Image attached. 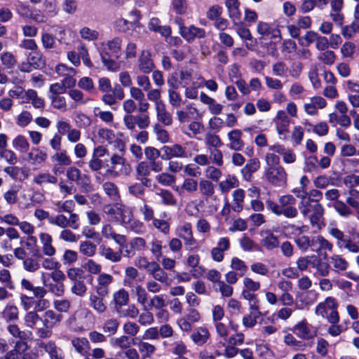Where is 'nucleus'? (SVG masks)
Returning a JSON list of instances; mask_svg holds the SVG:
<instances>
[{"mask_svg": "<svg viewBox=\"0 0 359 359\" xmlns=\"http://www.w3.org/2000/svg\"><path fill=\"white\" fill-rule=\"evenodd\" d=\"M328 232L331 236L336 239L337 246L339 249H345L353 254L359 253V233L353 234L354 239L357 240L354 241L350 236L345 235L342 231L336 227L330 228Z\"/></svg>", "mask_w": 359, "mask_h": 359, "instance_id": "nucleus-1", "label": "nucleus"}, {"mask_svg": "<svg viewBox=\"0 0 359 359\" xmlns=\"http://www.w3.org/2000/svg\"><path fill=\"white\" fill-rule=\"evenodd\" d=\"M130 168L126 159L118 154H113L110 158V165L106 174L110 177H117L121 175H129Z\"/></svg>", "mask_w": 359, "mask_h": 359, "instance_id": "nucleus-2", "label": "nucleus"}, {"mask_svg": "<svg viewBox=\"0 0 359 359\" xmlns=\"http://www.w3.org/2000/svg\"><path fill=\"white\" fill-rule=\"evenodd\" d=\"M264 177L269 184L275 187H283L287 184V174L281 165L266 168Z\"/></svg>", "mask_w": 359, "mask_h": 359, "instance_id": "nucleus-3", "label": "nucleus"}, {"mask_svg": "<svg viewBox=\"0 0 359 359\" xmlns=\"http://www.w3.org/2000/svg\"><path fill=\"white\" fill-rule=\"evenodd\" d=\"M50 224L57 226L61 229L69 227L76 230L80 227L79 217L74 212H70L69 218L62 214L51 215Z\"/></svg>", "mask_w": 359, "mask_h": 359, "instance_id": "nucleus-4", "label": "nucleus"}, {"mask_svg": "<svg viewBox=\"0 0 359 359\" xmlns=\"http://www.w3.org/2000/svg\"><path fill=\"white\" fill-rule=\"evenodd\" d=\"M66 177L70 182H76L85 191L90 190V177L86 174H82L78 168L75 166L69 167L66 171Z\"/></svg>", "mask_w": 359, "mask_h": 359, "instance_id": "nucleus-5", "label": "nucleus"}, {"mask_svg": "<svg viewBox=\"0 0 359 359\" xmlns=\"http://www.w3.org/2000/svg\"><path fill=\"white\" fill-rule=\"evenodd\" d=\"M123 123L128 130H135L136 126L142 130L149 127L150 118L149 115L145 114L137 115L127 114L123 117Z\"/></svg>", "mask_w": 359, "mask_h": 359, "instance_id": "nucleus-6", "label": "nucleus"}, {"mask_svg": "<svg viewBox=\"0 0 359 359\" xmlns=\"http://www.w3.org/2000/svg\"><path fill=\"white\" fill-rule=\"evenodd\" d=\"M311 250L324 258H327V252H331L333 250V245L328 240L321 235H317L311 237Z\"/></svg>", "mask_w": 359, "mask_h": 359, "instance_id": "nucleus-7", "label": "nucleus"}, {"mask_svg": "<svg viewBox=\"0 0 359 359\" xmlns=\"http://www.w3.org/2000/svg\"><path fill=\"white\" fill-rule=\"evenodd\" d=\"M163 154L161 156L163 160H171L172 158H185L188 157L186 149L180 144H174L170 146H163L161 148Z\"/></svg>", "mask_w": 359, "mask_h": 359, "instance_id": "nucleus-8", "label": "nucleus"}, {"mask_svg": "<svg viewBox=\"0 0 359 359\" xmlns=\"http://www.w3.org/2000/svg\"><path fill=\"white\" fill-rule=\"evenodd\" d=\"M48 154L46 151L39 147H32L24 158L32 166H41L46 161Z\"/></svg>", "mask_w": 359, "mask_h": 359, "instance_id": "nucleus-9", "label": "nucleus"}, {"mask_svg": "<svg viewBox=\"0 0 359 359\" xmlns=\"http://www.w3.org/2000/svg\"><path fill=\"white\" fill-rule=\"evenodd\" d=\"M108 297L104 294L100 292H90L88 297V306L95 311L97 313H103L107 309V306L104 298Z\"/></svg>", "mask_w": 359, "mask_h": 359, "instance_id": "nucleus-10", "label": "nucleus"}, {"mask_svg": "<svg viewBox=\"0 0 359 359\" xmlns=\"http://www.w3.org/2000/svg\"><path fill=\"white\" fill-rule=\"evenodd\" d=\"M101 234L107 240H113L119 247L123 248L127 242L126 236L117 233L114 227L109 224H104L101 228Z\"/></svg>", "mask_w": 359, "mask_h": 359, "instance_id": "nucleus-11", "label": "nucleus"}, {"mask_svg": "<svg viewBox=\"0 0 359 359\" xmlns=\"http://www.w3.org/2000/svg\"><path fill=\"white\" fill-rule=\"evenodd\" d=\"M114 281V278L112 275L107 273H100L96 278L95 291L109 296L110 293V286Z\"/></svg>", "mask_w": 359, "mask_h": 359, "instance_id": "nucleus-12", "label": "nucleus"}, {"mask_svg": "<svg viewBox=\"0 0 359 359\" xmlns=\"http://www.w3.org/2000/svg\"><path fill=\"white\" fill-rule=\"evenodd\" d=\"M38 347L43 348L49 355L50 359H64V355L61 348L57 346L55 341L50 340L48 341H39L37 343Z\"/></svg>", "mask_w": 359, "mask_h": 359, "instance_id": "nucleus-13", "label": "nucleus"}, {"mask_svg": "<svg viewBox=\"0 0 359 359\" xmlns=\"http://www.w3.org/2000/svg\"><path fill=\"white\" fill-rule=\"evenodd\" d=\"M324 213L325 209L320 203H317L312 205L311 212L307 217L309 219L311 225L313 227L320 228Z\"/></svg>", "mask_w": 359, "mask_h": 359, "instance_id": "nucleus-14", "label": "nucleus"}, {"mask_svg": "<svg viewBox=\"0 0 359 359\" xmlns=\"http://www.w3.org/2000/svg\"><path fill=\"white\" fill-rule=\"evenodd\" d=\"M137 67L139 70L145 74H149L153 71L155 65L149 51L143 50L141 53L137 60Z\"/></svg>", "mask_w": 359, "mask_h": 359, "instance_id": "nucleus-15", "label": "nucleus"}, {"mask_svg": "<svg viewBox=\"0 0 359 359\" xmlns=\"http://www.w3.org/2000/svg\"><path fill=\"white\" fill-rule=\"evenodd\" d=\"M293 332L303 340H310L315 337V334L311 330V325L305 320L299 322L294 326Z\"/></svg>", "mask_w": 359, "mask_h": 359, "instance_id": "nucleus-16", "label": "nucleus"}, {"mask_svg": "<svg viewBox=\"0 0 359 359\" xmlns=\"http://www.w3.org/2000/svg\"><path fill=\"white\" fill-rule=\"evenodd\" d=\"M123 248L120 247L118 250L114 251L109 246L102 245L100 247L99 250L100 255L106 260L112 263H118L122 259Z\"/></svg>", "mask_w": 359, "mask_h": 359, "instance_id": "nucleus-17", "label": "nucleus"}, {"mask_svg": "<svg viewBox=\"0 0 359 359\" xmlns=\"http://www.w3.org/2000/svg\"><path fill=\"white\" fill-rule=\"evenodd\" d=\"M181 36L188 42H192L196 38H205L206 32L202 28L191 25L187 28H181Z\"/></svg>", "mask_w": 359, "mask_h": 359, "instance_id": "nucleus-18", "label": "nucleus"}, {"mask_svg": "<svg viewBox=\"0 0 359 359\" xmlns=\"http://www.w3.org/2000/svg\"><path fill=\"white\" fill-rule=\"evenodd\" d=\"M243 133L241 130L234 129L229 131L227 134L229 141V147L233 151H241L244 148L245 144L242 140Z\"/></svg>", "mask_w": 359, "mask_h": 359, "instance_id": "nucleus-19", "label": "nucleus"}, {"mask_svg": "<svg viewBox=\"0 0 359 359\" xmlns=\"http://www.w3.org/2000/svg\"><path fill=\"white\" fill-rule=\"evenodd\" d=\"M260 168V162L258 158H254L248 161L245 166L241 169V174L244 180L251 181L252 175Z\"/></svg>", "mask_w": 359, "mask_h": 359, "instance_id": "nucleus-20", "label": "nucleus"}, {"mask_svg": "<svg viewBox=\"0 0 359 359\" xmlns=\"http://www.w3.org/2000/svg\"><path fill=\"white\" fill-rule=\"evenodd\" d=\"M338 306V304L337 300L332 297H327L324 302H320L317 305L315 309V313L316 315L321 316L322 318H325L327 314V309H337Z\"/></svg>", "mask_w": 359, "mask_h": 359, "instance_id": "nucleus-21", "label": "nucleus"}, {"mask_svg": "<svg viewBox=\"0 0 359 359\" xmlns=\"http://www.w3.org/2000/svg\"><path fill=\"white\" fill-rule=\"evenodd\" d=\"M225 5L228 10L229 17L232 20L233 25H238V21L241 20V13L239 9V1L226 0Z\"/></svg>", "mask_w": 359, "mask_h": 359, "instance_id": "nucleus-22", "label": "nucleus"}, {"mask_svg": "<svg viewBox=\"0 0 359 359\" xmlns=\"http://www.w3.org/2000/svg\"><path fill=\"white\" fill-rule=\"evenodd\" d=\"M6 323L16 322L19 319V309L13 303H8L1 313Z\"/></svg>", "mask_w": 359, "mask_h": 359, "instance_id": "nucleus-23", "label": "nucleus"}, {"mask_svg": "<svg viewBox=\"0 0 359 359\" xmlns=\"http://www.w3.org/2000/svg\"><path fill=\"white\" fill-rule=\"evenodd\" d=\"M39 238L42 244V252L43 255L48 257L54 256L56 253V249L52 244V236L48 233H41Z\"/></svg>", "mask_w": 359, "mask_h": 359, "instance_id": "nucleus-24", "label": "nucleus"}, {"mask_svg": "<svg viewBox=\"0 0 359 359\" xmlns=\"http://www.w3.org/2000/svg\"><path fill=\"white\" fill-rule=\"evenodd\" d=\"M28 348L27 344L22 340L17 341L15 343L13 349L8 351L3 358L0 359H20L22 353Z\"/></svg>", "mask_w": 359, "mask_h": 359, "instance_id": "nucleus-25", "label": "nucleus"}, {"mask_svg": "<svg viewBox=\"0 0 359 359\" xmlns=\"http://www.w3.org/2000/svg\"><path fill=\"white\" fill-rule=\"evenodd\" d=\"M209 337V331L205 327H198L191 334V339L198 346H203L208 341Z\"/></svg>", "mask_w": 359, "mask_h": 359, "instance_id": "nucleus-26", "label": "nucleus"}, {"mask_svg": "<svg viewBox=\"0 0 359 359\" xmlns=\"http://www.w3.org/2000/svg\"><path fill=\"white\" fill-rule=\"evenodd\" d=\"M149 275L151 276L153 279L158 281L163 284L168 285V275L162 269L160 265L156 262L152 268L148 273Z\"/></svg>", "mask_w": 359, "mask_h": 359, "instance_id": "nucleus-27", "label": "nucleus"}, {"mask_svg": "<svg viewBox=\"0 0 359 359\" xmlns=\"http://www.w3.org/2000/svg\"><path fill=\"white\" fill-rule=\"evenodd\" d=\"M112 297L116 310L127 305L130 300L129 294L124 288H121L114 292Z\"/></svg>", "mask_w": 359, "mask_h": 359, "instance_id": "nucleus-28", "label": "nucleus"}, {"mask_svg": "<svg viewBox=\"0 0 359 359\" xmlns=\"http://www.w3.org/2000/svg\"><path fill=\"white\" fill-rule=\"evenodd\" d=\"M278 134L282 135L288 131L290 120L283 111H278L274 119Z\"/></svg>", "mask_w": 359, "mask_h": 359, "instance_id": "nucleus-29", "label": "nucleus"}, {"mask_svg": "<svg viewBox=\"0 0 359 359\" xmlns=\"http://www.w3.org/2000/svg\"><path fill=\"white\" fill-rule=\"evenodd\" d=\"M61 320V315L55 313L53 310H47L43 313L41 321L43 325H46L53 329L60 323Z\"/></svg>", "mask_w": 359, "mask_h": 359, "instance_id": "nucleus-30", "label": "nucleus"}, {"mask_svg": "<svg viewBox=\"0 0 359 359\" xmlns=\"http://www.w3.org/2000/svg\"><path fill=\"white\" fill-rule=\"evenodd\" d=\"M71 343L76 351L81 355L85 356L88 353L90 344L86 337H74Z\"/></svg>", "mask_w": 359, "mask_h": 359, "instance_id": "nucleus-31", "label": "nucleus"}, {"mask_svg": "<svg viewBox=\"0 0 359 359\" xmlns=\"http://www.w3.org/2000/svg\"><path fill=\"white\" fill-rule=\"evenodd\" d=\"M156 111L157 119L159 122L166 126H171L172 123V118L171 114L166 110L165 104H158L155 107Z\"/></svg>", "mask_w": 359, "mask_h": 359, "instance_id": "nucleus-32", "label": "nucleus"}, {"mask_svg": "<svg viewBox=\"0 0 359 359\" xmlns=\"http://www.w3.org/2000/svg\"><path fill=\"white\" fill-rule=\"evenodd\" d=\"M135 344L137 346L142 359L151 358L156 350L154 345L144 341L143 340H140Z\"/></svg>", "mask_w": 359, "mask_h": 359, "instance_id": "nucleus-33", "label": "nucleus"}, {"mask_svg": "<svg viewBox=\"0 0 359 359\" xmlns=\"http://www.w3.org/2000/svg\"><path fill=\"white\" fill-rule=\"evenodd\" d=\"M261 244L267 250H273L279 246L280 242L278 236L269 231L266 232V235L262 238Z\"/></svg>", "mask_w": 359, "mask_h": 359, "instance_id": "nucleus-34", "label": "nucleus"}, {"mask_svg": "<svg viewBox=\"0 0 359 359\" xmlns=\"http://www.w3.org/2000/svg\"><path fill=\"white\" fill-rule=\"evenodd\" d=\"M198 109L192 106H187L186 110H178L176 112V116L178 121L180 123L189 121L191 118H194V114H198Z\"/></svg>", "mask_w": 359, "mask_h": 359, "instance_id": "nucleus-35", "label": "nucleus"}, {"mask_svg": "<svg viewBox=\"0 0 359 359\" xmlns=\"http://www.w3.org/2000/svg\"><path fill=\"white\" fill-rule=\"evenodd\" d=\"M34 256H38V257H41L38 252L33 255L32 257H27L22 262L23 269L28 272L34 273L40 269L41 264L38 258L34 257Z\"/></svg>", "mask_w": 359, "mask_h": 359, "instance_id": "nucleus-36", "label": "nucleus"}, {"mask_svg": "<svg viewBox=\"0 0 359 359\" xmlns=\"http://www.w3.org/2000/svg\"><path fill=\"white\" fill-rule=\"evenodd\" d=\"M312 268L316 269V275L323 277L328 276L330 271V266L329 264L322 261L317 256H316V259H313Z\"/></svg>", "mask_w": 359, "mask_h": 359, "instance_id": "nucleus-37", "label": "nucleus"}, {"mask_svg": "<svg viewBox=\"0 0 359 359\" xmlns=\"http://www.w3.org/2000/svg\"><path fill=\"white\" fill-rule=\"evenodd\" d=\"M27 60L36 69H42L46 65L45 57L42 53L37 50L29 53L27 55Z\"/></svg>", "mask_w": 359, "mask_h": 359, "instance_id": "nucleus-38", "label": "nucleus"}, {"mask_svg": "<svg viewBox=\"0 0 359 359\" xmlns=\"http://www.w3.org/2000/svg\"><path fill=\"white\" fill-rule=\"evenodd\" d=\"M137 177H140L143 183H147L149 180L147 177L151 174V168L148 161H140L136 166L135 169Z\"/></svg>", "mask_w": 359, "mask_h": 359, "instance_id": "nucleus-39", "label": "nucleus"}, {"mask_svg": "<svg viewBox=\"0 0 359 359\" xmlns=\"http://www.w3.org/2000/svg\"><path fill=\"white\" fill-rule=\"evenodd\" d=\"M20 286L22 290L32 292L34 297H41L44 293V287L41 286L35 287L33 283L26 278H22L20 281Z\"/></svg>", "mask_w": 359, "mask_h": 359, "instance_id": "nucleus-40", "label": "nucleus"}, {"mask_svg": "<svg viewBox=\"0 0 359 359\" xmlns=\"http://www.w3.org/2000/svg\"><path fill=\"white\" fill-rule=\"evenodd\" d=\"M238 186V179L235 176L231 175H227L226 179L219 184V188L223 194L228 193L231 189L236 188Z\"/></svg>", "mask_w": 359, "mask_h": 359, "instance_id": "nucleus-41", "label": "nucleus"}, {"mask_svg": "<svg viewBox=\"0 0 359 359\" xmlns=\"http://www.w3.org/2000/svg\"><path fill=\"white\" fill-rule=\"evenodd\" d=\"M53 162H56L60 165H70L72 163L70 156L66 150H58L51 156Z\"/></svg>", "mask_w": 359, "mask_h": 359, "instance_id": "nucleus-42", "label": "nucleus"}, {"mask_svg": "<svg viewBox=\"0 0 359 359\" xmlns=\"http://www.w3.org/2000/svg\"><path fill=\"white\" fill-rule=\"evenodd\" d=\"M156 195L161 198V201L165 205L175 206L177 205L176 198L169 190L159 189L156 191Z\"/></svg>", "mask_w": 359, "mask_h": 359, "instance_id": "nucleus-43", "label": "nucleus"}, {"mask_svg": "<svg viewBox=\"0 0 359 359\" xmlns=\"http://www.w3.org/2000/svg\"><path fill=\"white\" fill-rule=\"evenodd\" d=\"M12 145L15 149L22 153L27 152L30 147L27 139L22 135H18L13 140Z\"/></svg>", "mask_w": 359, "mask_h": 359, "instance_id": "nucleus-44", "label": "nucleus"}, {"mask_svg": "<svg viewBox=\"0 0 359 359\" xmlns=\"http://www.w3.org/2000/svg\"><path fill=\"white\" fill-rule=\"evenodd\" d=\"M33 182L40 186L43 184H56L57 178L49 172H41L34 177Z\"/></svg>", "mask_w": 359, "mask_h": 359, "instance_id": "nucleus-45", "label": "nucleus"}, {"mask_svg": "<svg viewBox=\"0 0 359 359\" xmlns=\"http://www.w3.org/2000/svg\"><path fill=\"white\" fill-rule=\"evenodd\" d=\"M233 200L235 205L232 210L236 212H240L243 210V204L245 198V191L242 189H237L233 192Z\"/></svg>", "mask_w": 359, "mask_h": 359, "instance_id": "nucleus-46", "label": "nucleus"}, {"mask_svg": "<svg viewBox=\"0 0 359 359\" xmlns=\"http://www.w3.org/2000/svg\"><path fill=\"white\" fill-rule=\"evenodd\" d=\"M79 250L82 255L91 257L95 255L97 246L91 241H85L80 243Z\"/></svg>", "mask_w": 359, "mask_h": 359, "instance_id": "nucleus-47", "label": "nucleus"}, {"mask_svg": "<svg viewBox=\"0 0 359 359\" xmlns=\"http://www.w3.org/2000/svg\"><path fill=\"white\" fill-rule=\"evenodd\" d=\"M198 186L200 193L205 198H210L215 194V185L208 180H201Z\"/></svg>", "mask_w": 359, "mask_h": 359, "instance_id": "nucleus-48", "label": "nucleus"}, {"mask_svg": "<svg viewBox=\"0 0 359 359\" xmlns=\"http://www.w3.org/2000/svg\"><path fill=\"white\" fill-rule=\"evenodd\" d=\"M294 242L297 247L302 252H306L311 248V238L306 235L299 234L294 237Z\"/></svg>", "mask_w": 359, "mask_h": 359, "instance_id": "nucleus-49", "label": "nucleus"}, {"mask_svg": "<svg viewBox=\"0 0 359 359\" xmlns=\"http://www.w3.org/2000/svg\"><path fill=\"white\" fill-rule=\"evenodd\" d=\"M70 290L74 295L83 297L87 294L88 287L83 280L72 283Z\"/></svg>", "mask_w": 359, "mask_h": 359, "instance_id": "nucleus-50", "label": "nucleus"}, {"mask_svg": "<svg viewBox=\"0 0 359 359\" xmlns=\"http://www.w3.org/2000/svg\"><path fill=\"white\" fill-rule=\"evenodd\" d=\"M41 320L42 318L40 317L36 311L27 312L24 317L25 325L31 329L35 328L38 323Z\"/></svg>", "mask_w": 359, "mask_h": 359, "instance_id": "nucleus-51", "label": "nucleus"}, {"mask_svg": "<svg viewBox=\"0 0 359 359\" xmlns=\"http://www.w3.org/2000/svg\"><path fill=\"white\" fill-rule=\"evenodd\" d=\"M315 259L316 255L299 257L296 261L297 269L299 270L300 271H306L309 266L312 267L313 259Z\"/></svg>", "mask_w": 359, "mask_h": 359, "instance_id": "nucleus-52", "label": "nucleus"}, {"mask_svg": "<svg viewBox=\"0 0 359 359\" xmlns=\"http://www.w3.org/2000/svg\"><path fill=\"white\" fill-rule=\"evenodd\" d=\"M104 193L112 200H117L119 198L118 189L117 186L111 182H106L102 185Z\"/></svg>", "mask_w": 359, "mask_h": 359, "instance_id": "nucleus-53", "label": "nucleus"}, {"mask_svg": "<svg viewBox=\"0 0 359 359\" xmlns=\"http://www.w3.org/2000/svg\"><path fill=\"white\" fill-rule=\"evenodd\" d=\"M239 243L241 248L244 251H259L260 250V247L247 236L242 237Z\"/></svg>", "mask_w": 359, "mask_h": 359, "instance_id": "nucleus-54", "label": "nucleus"}, {"mask_svg": "<svg viewBox=\"0 0 359 359\" xmlns=\"http://www.w3.org/2000/svg\"><path fill=\"white\" fill-rule=\"evenodd\" d=\"M118 326L119 323L116 319L110 318L104 323L102 330L107 333L109 336L114 335L116 333Z\"/></svg>", "mask_w": 359, "mask_h": 359, "instance_id": "nucleus-55", "label": "nucleus"}, {"mask_svg": "<svg viewBox=\"0 0 359 359\" xmlns=\"http://www.w3.org/2000/svg\"><path fill=\"white\" fill-rule=\"evenodd\" d=\"M121 204L115 203L113 205H106L103 207V212L109 216L111 221L117 222L118 216L119 208Z\"/></svg>", "mask_w": 359, "mask_h": 359, "instance_id": "nucleus-56", "label": "nucleus"}, {"mask_svg": "<svg viewBox=\"0 0 359 359\" xmlns=\"http://www.w3.org/2000/svg\"><path fill=\"white\" fill-rule=\"evenodd\" d=\"M119 212L118 217V222H121L122 224H129L133 219V213L132 211L127 207L121 204L119 208Z\"/></svg>", "mask_w": 359, "mask_h": 359, "instance_id": "nucleus-57", "label": "nucleus"}, {"mask_svg": "<svg viewBox=\"0 0 359 359\" xmlns=\"http://www.w3.org/2000/svg\"><path fill=\"white\" fill-rule=\"evenodd\" d=\"M100 57L102 63L109 70L117 72L120 69L119 65L110 58L108 53L101 52Z\"/></svg>", "mask_w": 359, "mask_h": 359, "instance_id": "nucleus-58", "label": "nucleus"}, {"mask_svg": "<svg viewBox=\"0 0 359 359\" xmlns=\"http://www.w3.org/2000/svg\"><path fill=\"white\" fill-rule=\"evenodd\" d=\"M334 210L339 215L344 217H348L353 215L352 210L343 201H337L333 205Z\"/></svg>", "mask_w": 359, "mask_h": 359, "instance_id": "nucleus-59", "label": "nucleus"}, {"mask_svg": "<svg viewBox=\"0 0 359 359\" xmlns=\"http://www.w3.org/2000/svg\"><path fill=\"white\" fill-rule=\"evenodd\" d=\"M155 261L149 262L145 257H138L134 261V264L140 269H143L148 273L155 264Z\"/></svg>", "mask_w": 359, "mask_h": 359, "instance_id": "nucleus-60", "label": "nucleus"}, {"mask_svg": "<svg viewBox=\"0 0 359 359\" xmlns=\"http://www.w3.org/2000/svg\"><path fill=\"white\" fill-rule=\"evenodd\" d=\"M0 60L2 65L7 69H12L16 63V60L13 54L8 51L1 54Z\"/></svg>", "mask_w": 359, "mask_h": 359, "instance_id": "nucleus-61", "label": "nucleus"}, {"mask_svg": "<svg viewBox=\"0 0 359 359\" xmlns=\"http://www.w3.org/2000/svg\"><path fill=\"white\" fill-rule=\"evenodd\" d=\"M177 234L182 240L192 236V226L189 222H184L182 225L177 228Z\"/></svg>", "mask_w": 359, "mask_h": 359, "instance_id": "nucleus-62", "label": "nucleus"}, {"mask_svg": "<svg viewBox=\"0 0 359 359\" xmlns=\"http://www.w3.org/2000/svg\"><path fill=\"white\" fill-rule=\"evenodd\" d=\"M330 262L336 270L345 271L348 266L347 261L340 255L332 256L330 257Z\"/></svg>", "mask_w": 359, "mask_h": 359, "instance_id": "nucleus-63", "label": "nucleus"}, {"mask_svg": "<svg viewBox=\"0 0 359 359\" xmlns=\"http://www.w3.org/2000/svg\"><path fill=\"white\" fill-rule=\"evenodd\" d=\"M357 32H359V22L357 21H353L351 25L344 27L341 31L342 35L346 39L352 38Z\"/></svg>", "mask_w": 359, "mask_h": 359, "instance_id": "nucleus-64", "label": "nucleus"}]
</instances>
